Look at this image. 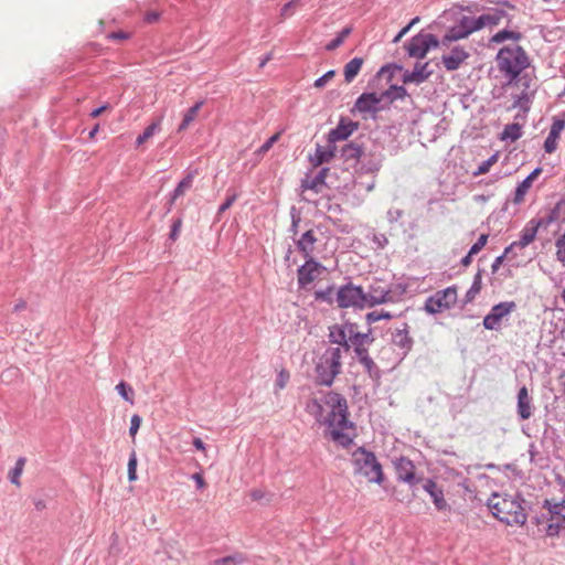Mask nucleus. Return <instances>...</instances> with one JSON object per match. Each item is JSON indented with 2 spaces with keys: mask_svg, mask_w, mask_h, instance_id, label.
<instances>
[{
  "mask_svg": "<svg viewBox=\"0 0 565 565\" xmlns=\"http://www.w3.org/2000/svg\"><path fill=\"white\" fill-rule=\"evenodd\" d=\"M327 407V435L342 447H349L356 437L355 425L348 419L347 399L338 393H328L324 397Z\"/></svg>",
  "mask_w": 565,
  "mask_h": 565,
  "instance_id": "obj_1",
  "label": "nucleus"
},
{
  "mask_svg": "<svg viewBox=\"0 0 565 565\" xmlns=\"http://www.w3.org/2000/svg\"><path fill=\"white\" fill-rule=\"evenodd\" d=\"M523 503L524 500L520 494L493 493L487 504L499 521L510 526H522L527 520Z\"/></svg>",
  "mask_w": 565,
  "mask_h": 565,
  "instance_id": "obj_2",
  "label": "nucleus"
},
{
  "mask_svg": "<svg viewBox=\"0 0 565 565\" xmlns=\"http://www.w3.org/2000/svg\"><path fill=\"white\" fill-rule=\"evenodd\" d=\"M497 65L510 81L515 79L527 66L529 58L525 51L519 46H504L497 54Z\"/></svg>",
  "mask_w": 565,
  "mask_h": 565,
  "instance_id": "obj_3",
  "label": "nucleus"
},
{
  "mask_svg": "<svg viewBox=\"0 0 565 565\" xmlns=\"http://www.w3.org/2000/svg\"><path fill=\"white\" fill-rule=\"evenodd\" d=\"M352 462L355 475L364 477L371 483H383V468L374 452L366 450L364 447H360L353 451Z\"/></svg>",
  "mask_w": 565,
  "mask_h": 565,
  "instance_id": "obj_4",
  "label": "nucleus"
},
{
  "mask_svg": "<svg viewBox=\"0 0 565 565\" xmlns=\"http://www.w3.org/2000/svg\"><path fill=\"white\" fill-rule=\"evenodd\" d=\"M342 348L329 347L323 352L320 363V385L330 386L334 377L341 373Z\"/></svg>",
  "mask_w": 565,
  "mask_h": 565,
  "instance_id": "obj_5",
  "label": "nucleus"
},
{
  "mask_svg": "<svg viewBox=\"0 0 565 565\" xmlns=\"http://www.w3.org/2000/svg\"><path fill=\"white\" fill-rule=\"evenodd\" d=\"M440 46L439 40L431 33H418L407 43L406 51L411 57L424 58L430 49Z\"/></svg>",
  "mask_w": 565,
  "mask_h": 565,
  "instance_id": "obj_6",
  "label": "nucleus"
},
{
  "mask_svg": "<svg viewBox=\"0 0 565 565\" xmlns=\"http://www.w3.org/2000/svg\"><path fill=\"white\" fill-rule=\"evenodd\" d=\"M457 302L456 287H447L430 296L425 302V310L428 313H439L451 308Z\"/></svg>",
  "mask_w": 565,
  "mask_h": 565,
  "instance_id": "obj_7",
  "label": "nucleus"
},
{
  "mask_svg": "<svg viewBox=\"0 0 565 565\" xmlns=\"http://www.w3.org/2000/svg\"><path fill=\"white\" fill-rule=\"evenodd\" d=\"M337 302L341 308L365 307V292L359 286L348 284L337 290Z\"/></svg>",
  "mask_w": 565,
  "mask_h": 565,
  "instance_id": "obj_8",
  "label": "nucleus"
},
{
  "mask_svg": "<svg viewBox=\"0 0 565 565\" xmlns=\"http://www.w3.org/2000/svg\"><path fill=\"white\" fill-rule=\"evenodd\" d=\"M505 8H493L487 11L486 13L477 17L479 31L486 28H493L500 24L503 20L507 21V24L510 25L512 23L513 15L510 14L509 11H514L515 7L511 4H505Z\"/></svg>",
  "mask_w": 565,
  "mask_h": 565,
  "instance_id": "obj_9",
  "label": "nucleus"
},
{
  "mask_svg": "<svg viewBox=\"0 0 565 565\" xmlns=\"http://www.w3.org/2000/svg\"><path fill=\"white\" fill-rule=\"evenodd\" d=\"M383 98V94L377 95L376 93H363L355 100L351 111L362 114L364 119L367 115L375 117V115L384 108L381 106Z\"/></svg>",
  "mask_w": 565,
  "mask_h": 565,
  "instance_id": "obj_10",
  "label": "nucleus"
},
{
  "mask_svg": "<svg viewBox=\"0 0 565 565\" xmlns=\"http://www.w3.org/2000/svg\"><path fill=\"white\" fill-rule=\"evenodd\" d=\"M470 54L461 45H455L449 53L441 56V63L448 72L458 70L468 58Z\"/></svg>",
  "mask_w": 565,
  "mask_h": 565,
  "instance_id": "obj_11",
  "label": "nucleus"
},
{
  "mask_svg": "<svg viewBox=\"0 0 565 565\" xmlns=\"http://www.w3.org/2000/svg\"><path fill=\"white\" fill-rule=\"evenodd\" d=\"M541 224L539 221H531L522 231L520 239L518 242H513L510 246L505 248V255H510L515 247L524 248L529 244H531L536 236L539 228H541Z\"/></svg>",
  "mask_w": 565,
  "mask_h": 565,
  "instance_id": "obj_12",
  "label": "nucleus"
},
{
  "mask_svg": "<svg viewBox=\"0 0 565 565\" xmlns=\"http://www.w3.org/2000/svg\"><path fill=\"white\" fill-rule=\"evenodd\" d=\"M318 277V263L310 257L298 270V282L301 288H309Z\"/></svg>",
  "mask_w": 565,
  "mask_h": 565,
  "instance_id": "obj_13",
  "label": "nucleus"
},
{
  "mask_svg": "<svg viewBox=\"0 0 565 565\" xmlns=\"http://www.w3.org/2000/svg\"><path fill=\"white\" fill-rule=\"evenodd\" d=\"M398 480L411 486L416 484L419 479L415 476V466L409 459L402 457L395 463Z\"/></svg>",
  "mask_w": 565,
  "mask_h": 565,
  "instance_id": "obj_14",
  "label": "nucleus"
},
{
  "mask_svg": "<svg viewBox=\"0 0 565 565\" xmlns=\"http://www.w3.org/2000/svg\"><path fill=\"white\" fill-rule=\"evenodd\" d=\"M431 74L433 71L429 68L428 62H417L413 71H407L403 74V82L420 84L425 82Z\"/></svg>",
  "mask_w": 565,
  "mask_h": 565,
  "instance_id": "obj_15",
  "label": "nucleus"
},
{
  "mask_svg": "<svg viewBox=\"0 0 565 565\" xmlns=\"http://www.w3.org/2000/svg\"><path fill=\"white\" fill-rule=\"evenodd\" d=\"M359 128V124L352 120L341 119L338 127L329 134L330 141L345 140Z\"/></svg>",
  "mask_w": 565,
  "mask_h": 565,
  "instance_id": "obj_16",
  "label": "nucleus"
},
{
  "mask_svg": "<svg viewBox=\"0 0 565 565\" xmlns=\"http://www.w3.org/2000/svg\"><path fill=\"white\" fill-rule=\"evenodd\" d=\"M424 490L430 495L437 510L447 509L448 504L445 500L444 491L434 480L428 479L424 484Z\"/></svg>",
  "mask_w": 565,
  "mask_h": 565,
  "instance_id": "obj_17",
  "label": "nucleus"
},
{
  "mask_svg": "<svg viewBox=\"0 0 565 565\" xmlns=\"http://www.w3.org/2000/svg\"><path fill=\"white\" fill-rule=\"evenodd\" d=\"M392 342L403 350L406 354L413 347V339L408 334V326L404 323L402 328H397L392 332Z\"/></svg>",
  "mask_w": 565,
  "mask_h": 565,
  "instance_id": "obj_18",
  "label": "nucleus"
},
{
  "mask_svg": "<svg viewBox=\"0 0 565 565\" xmlns=\"http://www.w3.org/2000/svg\"><path fill=\"white\" fill-rule=\"evenodd\" d=\"M518 414L522 419H529L532 416V398L525 386H522L518 393Z\"/></svg>",
  "mask_w": 565,
  "mask_h": 565,
  "instance_id": "obj_19",
  "label": "nucleus"
},
{
  "mask_svg": "<svg viewBox=\"0 0 565 565\" xmlns=\"http://www.w3.org/2000/svg\"><path fill=\"white\" fill-rule=\"evenodd\" d=\"M554 222L564 223L565 222V200H561L556 203L553 210L550 213L541 217L539 223L542 227H547L550 224Z\"/></svg>",
  "mask_w": 565,
  "mask_h": 565,
  "instance_id": "obj_20",
  "label": "nucleus"
},
{
  "mask_svg": "<svg viewBox=\"0 0 565 565\" xmlns=\"http://www.w3.org/2000/svg\"><path fill=\"white\" fill-rule=\"evenodd\" d=\"M345 331L343 329V324H334L329 328V341L333 344H338V347L342 348L343 352H349L350 344L347 343L345 340Z\"/></svg>",
  "mask_w": 565,
  "mask_h": 565,
  "instance_id": "obj_21",
  "label": "nucleus"
},
{
  "mask_svg": "<svg viewBox=\"0 0 565 565\" xmlns=\"http://www.w3.org/2000/svg\"><path fill=\"white\" fill-rule=\"evenodd\" d=\"M542 169L536 168L534 169L516 188L515 190V196L514 202L520 203L523 201L524 195L527 193L529 189L531 188L533 181L541 174Z\"/></svg>",
  "mask_w": 565,
  "mask_h": 565,
  "instance_id": "obj_22",
  "label": "nucleus"
},
{
  "mask_svg": "<svg viewBox=\"0 0 565 565\" xmlns=\"http://www.w3.org/2000/svg\"><path fill=\"white\" fill-rule=\"evenodd\" d=\"M466 32L461 30V28L456 23L455 25L447 29L441 40H439L440 46L449 47V45L459 40L467 39Z\"/></svg>",
  "mask_w": 565,
  "mask_h": 565,
  "instance_id": "obj_23",
  "label": "nucleus"
},
{
  "mask_svg": "<svg viewBox=\"0 0 565 565\" xmlns=\"http://www.w3.org/2000/svg\"><path fill=\"white\" fill-rule=\"evenodd\" d=\"M390 294L385 290L379 288H371V290L365 294V306L373 307L375 305L384 303L390 300Z\"/></svg>",
  "mask_w": 565,
  "mask_h": 565,
  "instance_id": "obj_24",
  "label": "nucleus"
},
{
  "mask_svg": "<svg viewBox=\"0 0 565 565\" xmlns=\"http://www.w3.org/2000/svg\"><path fill=\"white\" fill-rule=\"evenodd\" d=\"M161 121H162V118L160 117V118L153 120L150 125H148L146 127V129L143 130V132L137 137L136 146L140 147L146 141H148L151 137H153L154 134L161 129Z\"/></svg>",
  "mask_w": 565,
  "mask_h": 565,
  "instance_id": "obj_25",
  "label": "nucleus"
},
{
  "mask_svg": "<svg viewBox=\"0 0 565 565\" xmlns=\"http://www.w3.org/2000/svg\"><path fill=\"white\" fill-rule=\"evenodd\" d=\"M516 305L514 301H504L500 302L491 308L490 313L494 316L498 320L502 321L503 318L509 316L512 311H514Z\"/></svg>",
  "mask_w": 565,
  "mask_h": 565,
  "instance_id": "obj_26",
  "label": "nucleus"
},
{
  "mask_svg": "<svg viewBox=\"0 0 565 565\" xmlns=\"http://www.w3.org/2000/svg\"><path fill=\"white\" fill-rule=\"evenodd\" d=\"M363 65L362 57H354L344 66V79L347 83H351L361 71Z\"/></svg>",
  "mask_w": 565,
  "mask_h": 565,
  "instance_id": "obj_27",
  "label": "nucleus"
},
{
  "mask_svg": "<svg viewBox=\"0 0 565 565\" xmlns=\"http://www.w3.org/2000/svg\"><path fill=\"white\" fill-rule=\"evenodd\" d=\"M203 104L204 103L200 100L194 106L188 109V111L183 115L181 124L179 125V131L185 130L191 125V122H193L196 119Z\"/></svg>",
  "mask_w": 565,
  "mask_h": 565,
  "instance_id": "obj_28",
  "label": "nucleus"
},
{
  "mask_svg": "<svg viewBox=\"0 0 565 565\" xmlns=\"http://www.w3.org/2000/svg\"><path fill=\"white\" fill-rule=\"evenodd\" d=\"M522 39V33L513 30H501L491 36L490 43H502L504 41L511 40L513 42H519Z\"/></svg>",
  "mask_w": 565,
  "mask_h": 565,
  "instance_id": "obj_29",
  "label": "nucleus"
},
{
  "mask_svg": "<svg viewBox=\"0 0 565 565\" xmlns=\"http://www.w3.org/2000/svg\"><path fill=\"white\" fill-rule=\"evenodd\" d=\"M458 25L461 28L463 32H466L467 36L471 35L472 33L479 31L477 17L472 15H461L458 19Z\"/></svg>",
  "mask_w": 565,
  "mask_h": 565,
  "instance_id": "obj_30",
  "label": "nucleus"
},
{
  "mask_svg": "<svg viewBox=\"0 0 565 565\" xmlns=\"http://www.w3.org/2000/svg\"><path fill=\"white\" fill-rule=\"evenodd\" d=\"M341 152L345 161L359 160L363 154L362 147L356 142L345 145Z\"/></svg>",
  "mask_w": 565,
  "mask_h": 565,
  "instance_id": "obj_31",
  "label": "nucleus"
},
{
  "mask_svg": "<svg viewBox=\"0 0 565 565\" xmlns=\"http://www.w3.org/2000/svg\"><path fill=\"white\" fill-rule=\"evenodd\" d=\"M316 237L312 231H307L299 239V247L306 256L315 249Z\"/></svg>",
  "mask_w": 565,
  "mask_h": 565,
  "instance_id": "obj_32",
  "label": "nucleus"
},
{
  "mask_svg": "<svg viewBox=\"0 0 565 565\" xmlns=\"http://www.w3.org/2000/svg\"><path fill=\"white\" fill-rule=\"evenodd\" d=\"M25 462H26L25 458H23V457L19 458L15 462L14 468L9 472V479H10L11 483H13L17 487L21 486L20 478L24 470Z\"/></svg>",
  "mask_w": 565,
  "mask_h": 565,
  "instance_id": "obj_33",
  "label": "nucleus"
},
{
  "mask_svg": "<svg viewBox=\"0 0 565 565\" xmlns=\"http://www.w3.org/2000/svg\"><path fill=\"white\" fill-rule=\"evenodd\" d=\"M482 288V270L479 269L475 275L473 282L466 294V300L472 301Z\"/></svg>",
  "mask_w": 565,
  "mask_h": 565,
  "instance_id": "obj_34",
  "label": "nucleus"
},
{
  "mask_svg": "<svg viewBox=\"0 0 565 565\" xmlns=\"http://www.w3.org/2000/svg\"><path fill=\"white\" fill-rule=\"evenodd\" d=\"M373 338L370 332H360L358 334L353 335V339L350 341V348L351 347H361V345H367L373 342Z\"/></svg>",
  "mask_w": 565,
  "mask_h": 565,
  "instance_id": "obj_35",
  "label": "nucleus"
},
{
  "mask_svg": "<svg viewBox=\"0 0 565 565\" xmlns=\"http://www.w3.org/2000/svg\"><path fill=\"white\" fill-rule=\"evenodd\" d=\"M192 175L185 177L174 189L172 200H175L177 198L183 195L192 186Z\"/></svg>",
  "mask_w": 565,
  "mask_h": 565,
  "instance_id": "obj_36",
  "label": "nucleus"
},
{
  "mask_svg": "<svg viewBox=\"0 0 565 565\" xmlns=\"http://www.w3.org/2000/svg\"><path fill=\"white\" fill-rule=\"evenodd\" d=\"M521 137V127L518 124L505 126L502 132V139L516 140Z\"/></svg>",
  "mask_w": 565,
  "mask_h": 565,
  "instance_id": "obj_37",
  "label": "nucleus"
},
{
  "mask_svg": "<svg viewBox=\"0 0 565 565\" xmlns=\"http://www.w3.org/2000/svg\"><path fill=\"white\" fill-rule=\"evenodd\" d=\"M290 380V373L286 369H281L275 381L276 392L284 390Z\"/></svg>",
  "mask_w": 565,
  "mask_h": 565,
  "instance_id": "obj_38",
  "label": "nucleus"
},
{
  "mask_svg": "<svg viewBox=\"0 0 565 565\" xmlns=\"http://www.w3.org/2000/svg\"><path fill=\"white\" fill-rule=\"evenodd\" d=\"M383 95L384 97H388L392 102L404 98L407 95V92L403 86H391V88L383 93Z\"/></svg>",
  "mask_w": 565,
  "mask_h": 565,
  "instance_id": "obj_39",
  "label": "nucleus"
},
{
  "mask_svg": "<svg viewBox=\"0 0 565 565\" xmlns=\"http://www.w3.org/2000/svg\"><path fill=\"white\" fill-rule=\"evenodd\" d=\"M137 454L135 450L131 451L129 460H128V480L136 481L137 480Z\"/></svg>",
  "mask_w": 565,
  "mask_h": 565,
  "instance_id": "obj_40",
  "label": "nucleus"
},
{
  "mask_svg": "<svg viewBox=\"0 0 565 565\" xmlns=\"http://www.w3.org/2000/svg\"><path fill=\"white\" fill-rule=\"evenodd\" d=\"M116 391L118 392V394L124 398L126 399L127 402H129L130 404H134V398H132V394H134V391L130 386H128L125 382H120L116 385Z\"/></svg>",
  "mask_w": 565,
  "mask_h": 565,
  "instance_id": "obj_41",
  "label": "nucleus"
},
{
  "mask_svg": "<svg viewBox=\"0 0 565 565\" xmlns=\"http://www.w3.org/2000/svg\"><path fill=\"white\" fill-rule=\"evenodd\" d=\"M350 31L351 30L349 28L343 29L334 40L327 44L326 49L332 51L340 46L343 43L344 39L349 35Z\"/></svg>",
  "mask_w": 565,
  "mask_h": 565,
  "instance_id": "obj_42",
  "label": "nucleus"
},
{
  "mask_svg": "<svg viewBox=\"0 0 565 565\" xmlns=\"http://www.w3.org/2000/svg\"><path fill=\"white\" fill-rule=\"evenodd\" d=\"M483 327L488 330H499L501 327V321L498 320L490 312L483 318Z\"/></svg>",
  "mask_w": 565,
  "mask_h": 565,
  "instance_id": "obj_43",
  "label": "nucleus"
},
{
  "mask_svg": "<svg viewBox=\"0 0 565 565\" xmlns=\"http://www.w3.org/2000/svg\"><path fill=\"white\" fill-rule=\"evenodd\" d=\"M242 562H243V558L241 555H231V556L215 559L213 565H236Z\"/></svg>",
  "mask_w": 565,
  "mask_h": 565,
  "instance_id": "obj_44",
  "label": "nucleus"
},
{
  "mask_svg": "<svg viewBox=\"0 0 565 565\" xmlns=\"http://www.w3.org/2000/svg\"><path fill=\"white\" fill-rule=\"evenodd\" d=\"M556 257L565 266V233L556 241Z\"/></svg>",
  "mask_w": 565,
  "mask_h": 565,
  "instance_id": "obj_45",
  "label": "nucleus"
},
{
  "mask_svg": "<svg viewBox=\"0 0 565 565\" xmlns=\"http://www.w3.org/2000/svg\"><path fill=\"white\" fill-rule=\"evenodd\" d=\"M392 318V315L390 312H384L383 310L381 311H372V312H369L366 315V321L369 323H373V322H376L381 319H391Z\"/></svg>",
  "mask_w": 565,
  "mask_h": 565,
  "instance_id": "obj_46",
  "label": "nucleus"
},
{
  "mask_svg": "<svg viewBox=\"0 0 565 565\" xmlns=\"http://www.w3.org/2000/svg\"><path fill=\"white\" fill-rule=\"evenodd\" d=\"M488 242V235L481 234L478 238V241L470 247V255L478 254L487 244Z\"/></svg>",
  "mask_w": 565,
  "mask_h": 565,
  "instance_id": "obj_47",
  "label": "nucleus"
},
{
  "mask_svg": "<svg viewBox=\"0 0 565 565\" xmlns=\"http://www.w3.org/2000/svg\"><path fill=\"white\" fill-rule=\"evenodd\" d=\"M343 324V329L345 331V340H347V343H350V341L353 339V335L354 334H358L360 333V331L358 330V326L354 324V323H342Z\"/></svg>",
  "mask_w": 565,
  "mask_h": 565,
  "instance_id": "obj_48",
  "label": "nucleus"
},
{
  "mask_svg": "<svg viewBox=\"0 0 565 565\" xmlns=\"http://www.w3.org/2000/svg\"><path fill=\"white\" fill-rule=\"evenodd\" d=\"M497 161V156L490 157L488 160L483 161L478 170L475 172L476 175L484 174L490 170V167Z\"/></svg>",
  "mask_w": 565,
  "mask_h": 565,
  "instance_id": "obj_49",
  "label": "nucleus"
},
{
  "mask_svg": "<svg viewBox=\"0 0 565 565\" xmlns=\"http://www.w3.org/2000/svg\"><path fill=\"white\" fill-rule=\"evenodd\" d=\"M140 425H141V418L139 415L135 414L132 415L131 419H130V428H129V434L130 436L134 438L136 436V434L138 433V429L140 428Z\"/></svg>",
  "mask_w": 565,
  "mask_h": 565,
  "instance_id": "obj_50",
  "label": "nucleus"
},
{
  "mask_svg": "<svg viewBox=\"0 0 565 565\" xmlns=\"http://www.w3.org/2000/svg\"><path fill=\"white\" fill-rule=\"evenodd\" d=\"M236 199H237L236 193L228 195L226 201L220 206L218 214H222L226 210H228L233 205V203L236 201Z\"/></svg>",
  "mask_w": 565,
  "mask_h": 565,
  "instance_id": "obj_51",
  "label": "nucleus"
},
{
  "mask_svg": "<svg viewBox=\"0 0 565 565\" xmlns=\"http://www.w3.org/2000/svg\"><path fill=\"white\" fill-rule=\"evenodd\" d=\"M359 362L364 366V369L371 374L372 371L376 367L374 361L370 355L364 356L363 359L359 360Z\"/></svg>",
  "mask_w": 565,
  "mask_h": 565,
  "instance_id": "obj_52",
  "label": "nucleus"
},
{
  "mask_svg": "<svg viewBox=\"0 0 565 565\" xmlns=\"http://www.w3.org/2000/svg\"><path fill=\"white\" fill-rule=\"evenodd\" d=\"M556 147H557V139H554V138H551V137H546L545 141H544V149L547 153H552L556 150Z\"/></svg>",
  "mask_w": 565,
  "mask_h": 565,
  "instance_id": "obj_53",
  "label": "nucleus"
},
{
  "mask_svg": "<svg viewBox=\"0 0 565 565\" xmlns=\"http://www.w3.org/2000/svg\"><path fill=\"white\" fill-rule=\"evenodd\" d=\"M564 128H565V120L559 119V118H555L551 126V129L555 132H558L559 135L564 130Z\"/></svg>",
  "mask_w": 565,
  "mask_h": 565,
  "instance_id": "obj_54",
  "label": "nucleus"
},
{
  "mask_svg": "<svg viewBox=\"0 0 565 565\" xmlns=\"http://www.w3.org/2000/svg\"><path fill=\"white\" fill-rule=\"evenodd\" d=\"M353 349H354V353H355L358 360H361L364 356L369 355V351H367L366 345L353 347Z\"/></svg>",
  "mask_w": 565,
  "mask_h": 565,
  "instance_id": "obj_55",
  "label": "nucleus"
},
{
  "mask_svg": "<svg viewBox=\"0 0 565 565\" xmlns=\"http://www.w3.org/2000/svg\"><path fill=\"white\" fill-rule=\"evenodd\" d=\"M192 479L195 481L198 489H204L206 487V482L201 473H194Z\"/></svg>",
  "mask_w": 565,
  "mask_h": 565,
  "instance_id": "obj_56",
  "label": "nucleus"
},
{
  "mask_svg": "<svg viewBox=\"0 0 565 565\" xmlns=\"http://www.w3.org/2000/svg\"><path fill=\"white\" fill-rule=\"evenodd\" d=\"M419 22V18L418 17H415L406 26H404L397 34L403 38L411 29L413 25H415L416 23Z\"/></svg>",
  "mask_w": 565,
  "mask_h": 565,
  "instance_id": "obj_57",
  "label": "nucleus"
},
{
  "mask_svg": "<svg viewBox=\"0 0 565 565\" xmlns=\"http://www.w3.org/2000/svg\"><path fill=\"white\" fill-rule=\"evenodd\" d=\"M419 22V18L418 17H415L406 26H404L397 34L403 38L411 29L413 25H415L416 23Z\"/></svg>",
  "mask_w": 565,
  "mask_h": 565,
  "instance_id": "obj_58",
  "label": "nucleus"
},
{
  "mask_svg": "<svg viewBox=\"0 0 565 565\" xmlns=\"http://www.w3.org/2000/svg\"><path fill=\"white\" fill-rule=\"evenodd\" d=\"M419 22V18L418 17H415L406 26H404L397 34L403 38L411 29L413 25H415L416 23Z\"/></svg>",
  "mask_w": 565,
  "mask_h": 565,
  "instance_id": "obj_59",
  "label": "nucleus"
},
{
  "mask_svg": "<svg viewBox=\"0 0 565 565\" xmlns=\"http://www.w3.org/2000/svg\"><path fill=\"white\" fill-rule=\"evenodd\" d=\"M508 256H509V255H505V252H504V253H503V255L498 256V257L494 259V262H493V264H492V266H491V268H492V271H493V273H495V271L499 269V267H500V266L502 265V263H503L504 257H508Z\"/></svg>",
  "mask_w": 565,
  "mask_h": 565,
  "instance_id": "obj_60",
  "label": "nucleus"
},
{
  "mask_svg": "<svg viewBox=\"0 0 565 565\" xmlns=\"http://www.w3.org/2000/svg\"><path fill=\"white\" fill-rule=\"evenodd\" d=\"M109 39L114 40H127L129 39V34L122 31L119 32H113L108 35Z\"/></svg>",
  "mask_w": 565,
  "mask_h": 565,
  "instance_id": "obj_61",
  "label": "nucleus"
},
{
  "mask_svg": "<svg viewBox=\"0 0 565 565\" xmlns=\"http://www.w3.org/2000/svg\"><path fill=\"white\" fill-rule=\"evenodd\" d=\"M318 184V178H312L311 180H305L302 182V188L303 190H307V189H315Z\"/></svg>",
  "mask_w": 565,
  "mask_h": 565,
  "instance_id": "obj_62",
  "label": "nucleus"
},
{
  "mask_svg": "<svg viewBox=\"0 0 565 565\" xmlns=\"http://www.w3.org/2000/svg\"><path fill=\"white\" fill-rule=\"evenodd\" d=\"M374 242L377 244L379 247L383 248L387 244V238L385 235H374Z\"/></svg>",
  "mask_w": 565,
  "mask_h": 565,
  "instance_id": "obj_63",
  "label": "nucleus"
},
{
  "mask_svg": "<svg viewBox=\"0 0 565 565\" xmlns=\"http://www.w3.org/2000/svg\"><path fill=\"white\" fill-rule=\"evenodd\" d=\"M180 227H181V221L178 220L177 222H174V224L172 225V230H171V238L172 239H175L177 236L179 235V232H180Z\"/></svg>",
  "mask_w": 565,
  "mask_h": 565,
  "instance_id": "obj_64",
  "label": "nucleus"
}]
</instances>
